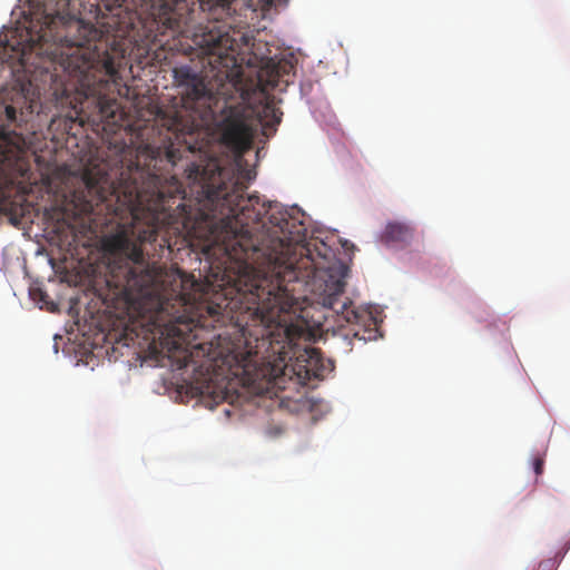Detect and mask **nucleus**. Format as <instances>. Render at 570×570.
<instances>
[{
    "label": "nucleus",
    "mask_w": 570,
    "mask_h": 570,
    "mask_svg": "<svg viewBox=\"0 0 570 570\" xmlns=\"http://www.w3.org/2000/svg\"><path fill=\"white\" fill-rule=\"evenodd\" d=\"M126 3H127V0L121 6L112 8L109 12L111 13L115 9L121 8L124 6H125V9H128V6H126Z\"/></svg>",
    "instance_id": "obj_11"
},
{
    "label": "nucleus",
    "mask_w": 570,
    "mask_h": 570,
    "mask_svg": "<svg viewBox=\"0 0 570 570\" xmlns=\"http://www.w3.org/2000/svg\"><path fill=\"white\" fill-rule=\"evenodd\" d=\"M6 118L9 122H13L17 119V107L13 105L4 106Z\"/></svg>",
    "instance_id": "obj_10"
},
{
    "label": "nucleus",
    "mask_w": 570,
    "mask_h": 570,
    "mask_svg": "<svg viewBox=\"0 0 570 570\" xmlns=\"http://www.w3.org/2000/svg\"><path fill=\"white\" fill-rule=\"evenodd\" d=\"M533 470L537 476L541 475L543 473V466H544V455H537L532 460Z\"/></svg>",
    "instance_id": "obj_8"
},
{
    "label": "nucleus",
    "mask_w": 570,
    "mask_h": 570,
    "mask_svg": "<svg viewBox=\"0 0 570 570\" xmlns=\"http://www.w3.org/2000/svg\"><path fill=\"white\" fill-rule=\"evenodd\" d=\"M295 66L291 59H268L257 73L255 89L264 95L265 102L255 110L243 104L225 105L216 118L219 99L208 88L204 78L191 67L180 66L173 70L174 79L181 87V107L173 109L159 118L160 127L183 140H191L196 149L202 147L210 153L209 139L203 130L215 120L217 134L223 145L237 155L244 154L252 147L256 131V122L262 127V134L269 138L282 121L283 112L268 100L266 91L282 85L288 86L294 77Z\"/></svg>",
    "instance_id": "obj_4"
},
{
    "label": "nucleus",
    "mask_w": 570,
    "mask_h": 570,
    "mask_svg": "<svg viewBox=\"0 0 570 570\" xmlns=\"http://www.w3.org/2000/svg\"><path fill=\"white\" fill-rule=\"evenodd\" d=\"M304 223L281 205L266 203L259 223L240 233L229 230L224 235V259L210 264L206 275V289L200 291L193 312L176 315L186 331L173 337L177 348L184 350L197 327L233 324L243 336L274 335L273 327L287 337L293 317L299 309L295 296L298 283L316 296V302L343 322L358 324L365 312L344 297L347 266L338 259L324 242L306 240Z\"/></svg>",
    "instance_id": "obj_2"
},
{
    "label": "nucleus",
    "mask_w": 570,
    "mask_h": 570,
    "mask_svg": "<svg viewBox=\"0 0 570 570\" xmlns=\"http://www.w3.org/2000/svg\"><path fill=\"white\" fill-rule=\"evenodd\" d=\"M98 6H104L107 11H110L115 7L121 6L126 0H98Z\"/></svg>",
    "instance_id": "obj_9"
},
{
    "label": "nucleus",
    "mask_w": 570,
    "mask_h": 570,
    "mask_svg": "<svg viewBox=\"0 0 570 570\" xmlns=\"http://www.w3.org/2000/svg\"><path fill=\"white\" fill-rule=\"evenodd\" d=\"M227 0H217L226 2ZM137 21L130 22V31L136 41L146 47H165L169 35L178 39L180 49L187 53L197 52L209 68L206 78H215L222 86L232 85L247 99L248 89L244 87V58L242 47H248L249 37L232 30L225 24L208 22L191 28L196 0H131ZM263 6H272L273 0H261Z\"/></svg>",
    "instance_id": "obj_5"
},
{
    "label": "nucleus",
    "mask_w": 570,
    "mask_h": 570,
    "mask_svg": "<svg viewBox=\"0 0 570 570\" xmlns=\"http://www.w3.org/2000/svg\"><path fill=\"white\" fill-rule=\"evenodd\" d=\"M353 335H354L355 337H358V333H357V332H354V333H353Z\"/></svg>",
    "instance_id": "obj_12"
},
{
    "label": "nucleus",
    "mask_w": 570,
    "mask_h": 570,
    "mask_svg": "<svg viewBox=\"0 0 570 570\" xmlns=\"http://www.w3.org/2000/svg\"><path fill=\"white\" fill-rule=\"evenodd\" d=\"M69 0H30L24 23L6 40L4 52L22 77L17 95L31 104L41 90L94 122L114 124L119 110L115 95L126 49L117 40L115 17L90 22L67 12Z\"/></svg>",
    "instance_id": "obj_3"
},
{
    "label": "nucleus",
    "mask_w": 570,
    "mask_h": 570,
    "mask_svg": "<svg viewBox=\"0 0 570 570\" xmlns=\"http://www.w3.org/2000/svg\"><path fill=\"white\" fill-rule=\"evenodd\" d=\"M7 160H0V214L8 216L17 225L24 215L23 186L17 181V176L9 169Z\"/></svg>",
    "instance_id": "obj_6"
},
{
    "label": "nucleus",
    "mask_w": 570,
    "mask_h": 570,
    "mask_svg": "<svg viewBox=\"0 0 570 570\" xmlns=\"http://www.w3.org/2000/svg\"><path fill=\"white\" fill-rule=\"evenodd\" d=\"M246 189L234 166L223 165L220 158L202 147L196 150L191 140L160 130L158 141L137 148L135 160L127 166V177L118 186L105 168H87L80 186L65 193L57 209L61 220L72 228L87 225L85 218L91 214L129 215V223L119 224L102 239L104 249L111 256L107 284L124 296L153 343L177 348L173 337L186 331L176 315L193 312L206 284L193 281V293L185 292L183 282L146 258L149 253L145 255L144 246L164 233L160 247H170L171 235H197L204 228V236L222 262L224 235L259 223L266 212L267 202H261L257 195L244 197Z\"/></svg>",
    "instance_id": "obj_1"
},
{
    "label": "nucleus",
    "mask_w": 570,
    "mask_h": 570,
    "mask_svg": "<svg viewBox=\"0 0 570 570\" xmlns=\"http://www.w3.org/2000/svg\"><path fill=\"white\" fill-rule=\"evenodd\" d=\"M413 238V228L405 223L391 222L385 226L381 240L386 245H406Z\"/></svg>",
    "instance_id": "obj_7"
}]
</instances>
